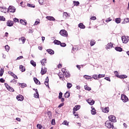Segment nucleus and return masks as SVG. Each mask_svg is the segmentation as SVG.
Here are the masks:
<instances>
[{
    "label": "nucleus",
    "mask_w": 129,
    "mask_h": 129,
    "mask_svg": "<svg viewBox=\"0 0 129 129\" xmlns=\"http://www.w3.org/2000/svg\"><path fill=\"white\" fill-rule=\"evenodd\" d=\"M20 86H21V87H22V88H24V87H27V84L25 83L20 84Z\"/></svg>",
    "instance_id": "38"
},
{
    "label": "nucleus",
    "mask_w": 129,
    "mask_h": 129,
    "mask_svg": "<svg viewBox=\"0 0 129 129\" xmlns=\"http://www.w3.org/2000/svg\"><path fill=\"white\" fill-rule=\"evenodd\" d=\"M5 86L7 88V89L10 88V86L7 83H5Z\"/></svg>",
    "instance_id": "61"
},
{
    "label": "nucleus",
    "mask_w": 129,
    "mask_h": 129,
    "mask_svg": "<svg viewBox=\"0 0 129 129\" xmlns=\"http://www.w3.org/2000/svg\"><path fill=\"white\" fill-rule=\"evenodd\" d=\"M46 51H47V52H48V53L49 54H50L51 55H53V54L54 53V50H53L51 49H48Z\"/></svg>",
    "instance_id": "20"
},
{
    "label": "nucleus",
    "mask_w": 129,
    "mask_h": 129,
    "mask_svg": "<svg viewBox=\"0 0 129 129\" xmlns=\"http://www.w3.org/2000/svg\"><path fill=\"white\" fill-rule=\"evenodd\" d=\"M36 94H34V97L35 98H39V93L38 92V90L35 89Z\"/></svg>",
    "instance_id": "21"
},
{
    "label": "nucleus",
    "mask_w": 129,
    "mask_h": 129,
    "mask_svg": "<svg viewBox=\"0 0 129 129\" xmlns=\"http://www.w3.org/2000/svg\"><path fill=\"white\" fill-rule=\"evenodd\" d=\"M20 23L22 24V25H27V21L23 20L21 19L20 20Z\"/></svg>",
    "instance_id": "26"
},
{
    "label": "nucleus",
    "mask_w": 129,
    "mask_h": 129,
    "mask_svg": "<svg viewBox=\"0 0 129 129\" xmlns=\"http://www.w3.org/2000/svg\"><path fill=\"white\" fill-rule=\"evenodd\" d=\"M112 20L111 19H110V18H108V19H107V20H106V23H109V22L111 21Z\"/></svg>",
    "instance_id": "57"
},
{
    "label": "nucleus",
    "mask_w": 129,
    "mask_h": 129,
    "mask_svg": "<svg viewBox=\"0 0 129 129\" xmlns=\"http://www.w3.org/2000/svg\"><path fill=\"white\" fill-rule=\"evenodd\" d=\"M79 28H80V29H85V25H83L82 23H80L78 25Z\"/></svg>",
    "instance_id": "23"
},
{
    "label": "nucleus",
    "mask_w": 129,
    "mask_h": 129,
    "mask_svg": "<svg viewBox=\"0 0 129 129\" xmlns=\"http://www.w3.org/2000/svg\"><path fill=\"white\" fill-rule=\"evenodd\" d=\"M59 34L61 35V36H62V37H68V33L64 29L60 30Z\"/></svg>",
    "instance_id": "2"
},
{
    "label": "nucleus",
    "mask_w": 129,
    "mask_h": 129,
    "mask_svg": "<svg viewBox=\"0 0 129 129\" xmlns=\"http://www.w3.org/2000/svg\"><path fill=\"white\" fill-rule=\"evenodd\" d=\"M55 124L56 123L55 122V119H53L51 121V124H52L53 125H55Z\"/></svg>",
    "instance_id": "55"
},
{
    "label": "nucleus",
    "mask_w": 129,
    "mask_h": 129,
    "mask_svg": "<svg viewBox=\"0 0 129 129\" xmlns=\"http://www.w3.org/2000/svg\"><path fill=\"white\" fill-rule=\"evenodd\" d=\"M27 6H28V7H30V8H35V5H33L30 4H28Z\"/></svg>",
    "instance_id": "50"
},
{
    "label": "nucleus",
    "mask_w": 129,
    "mask_h": 129,
    "mask_svg": "<svg viewBox=\"0 0 129 129\" xmlns=\"http://www.w3.org/2000/svg\"><path fill=\"white\" fill-rule=\"evenodd\" d=\"M16 98L18 101H23L24 100V96L22 95H18Z\"/></svg>",
    "instance_id": "6"
},
{
    "label": "nucleus",
    "mask_w": 129,
    "mask_h": 129,
    "mask_svg": "<svg viewBox=\"0 0 129 129\" xmlns=\"http://www.w3.org/2000/svg\"><path fill=\"white\" fill-rule=\"evenodd\" d=\"M4 74V71L3 69H1V70H0V76L1 77H2V76H3Z\"/></svg>",
    "instance_id": "48"
},
{
    "label": "nucleus",
    "mask_w": 129,
    "mask_h": 129,
    "mask_svg": "<svg viewBox=\"0 0 129 129\" xmlns=\"http://www.w3.org/2000/svg\"><path fill=\"white\" fill-rule=\"evenodd\" d=\"M112 47H113V45L112 44V43H108L106 47V49L107 50V49H111Z\"/></svg>",
    "instance_id": "22"
},
{
    "label": "nucleus",
    "mask_w": 129,
    "mask_h": 129,
    "mask_svg": "<svg viewBox=\"0 0 129 129\" xmlns=\"http://www.w3.org/2000/svg\"><path fill=\"white\" fill-rule=\"evenodd\" d=\"M7 89L9 91H11V92H14V91H15V90H14V89L13 88L11 87L10 86V88H9Z\"/></svg>",
    "instance_id": "42"
},
{
    "label": "nucleus",
    "mask_w": 129,
    "mask_h": 129,
    "mask_svg": "<svg viewBox=\"0 0 129 129\" xmlns=\"http://www.w3.org/2000/svg\"><path fill=\"white\" fill-rule=\"evenodd\" d=\"M85 89L86 90H88V91H90V90H91V88H90L87 86H85Z\"/></svg>",
    "instance_id": "40"
},
{
    "label": "nucleus",
    "mask_w": 129,
    "mask_h": 129,
    "mask_svg": "<svg viewBox=\"0 0 129 129\" xmlns=\"http://www.w3.org/2000/svg\"><path fill=\"white\" fill-rule=\"evenodd\" d=\"M73 113L74 115H75V116H77V118H78V114H77L75 111H73Z\"/></svg>",
    "instance_id": "49"
},
{
    "label": "nucleus",
    "mask_w": 129,
    "mask_h": 129,
    "mask_svg": "<svg viewBox=\"0 0 129 129\" xmlns=\"http://www.w3.org/2000/svg\"><path fill=\"white\" fill-rule=\"evenodd\" d=\"M122 41L123 43H124L125 44H126L127 42H128V39H126L125 38V36H122L121 38Z\"/></svg>",
    "instance_id": "10"
},
{
    "label": "nucleus",
    "mask_w": 129,
    "mask_h": 129,
    "mask_svg": "<svg viewBox=\"0 0 129 129\" xmlns=\"http://www.w3.org/2000/svg\"><path fill=\"white\" fill-rule=\"evenodd\" d=\"M120 18L115 19V23H116V24H119L120 23Z\"/></svg>",
    "instance_id": "37"
},
{
    "label": "nucleus",
    "mask_w": 129,
    "mask_h": 129,
    "mask_svg": "<svg viewBox=\"0 0 129 129\" xmlns=\"http://www.w3.org/2000/svg\"><path fill=\"white\" fill-rule=\"evenodd\" d=\"M102 111L103 112H105V113H108V112H109V108L108 107H106L104 109H102Z\"/></svg>",
    "instance_id": "12"
},
{
    "label": "nucleus",
    "mask_w": 129,
    "mask_h": 129,
    "mask_svg": "<svg viewBox=\"0 0 129 129\" xmlns=\"http://www.w3.org/2000/svg\"><path fill=\"white\" fill-rule=\"evenodd\" d=\"M5 49L7 52H9L10 50V46L9 45H7L5 46Z\"/></svg>",
    "instance_id": "43"
},
{
    "label": "nucleus",
    "mask_w": 129,
    "mask_h": 129,
    "mask_svg": "<svg viewBox=\"0 0 129 129\" xmlns=\"http://www.w3.org/2000/svg\"><path fill=\"white\" fill-rule=\"evenodd\" d=\"M126 23H129V18H125Z\"/></svg>",
    "instance_id": "64"
},
{
    "label": "nucleus",
    "mask_w": 129,
    "mask_h": 129,
    "mask_svg": "<svg viewBox=\"0 0 129 129\" xmlns=\"http://www.w3.org/2000/svg\"><path fill=\"white\" fill-rule=\"evenodd\" d=\"M38 3L40 5H41V6H42L44 3V0H38Z\"/></svg>",
    "instance_id": "47"
},
{
    "label": "nucleus",
    "mask_w": 129,
    "mask_h": 129,
    "mask_svg": "<svg viewBox=\"0 0 129 129\" xmlns=\"http://www.w3.org/2000/svg\"><path fill=\"white\" fill-rule=\"evenodd\" d=\"M98 79L99 80V78H102L103 77H105V74H99L98 75Z\"/></svg>",
    "instance_id": "33"
},
{
    "label": "nucleus",
    "mask_w": 129,
    "mask_h": 129,
    "mask_svg": "<svg viewBox=\"0 0 129 129\" xmlns=\"http://www.w3.org/2000/svg\"><path fill=\"white\" fill-rule=\"evenodd\" d=\"M73 3L74 4V6H78L80 4V3H79V2L78 1H74Z\"/></svg>",
    "instance_id": "35"
},
{
    "label": "nucleus",
    "mask_w": 129,
    "mask_h": 129,
    "mask_svg": "<svg viewBox=\"0 0 129 129\" xmlns=\"http://www.w3.org/2000/svg\"><path fill=\"white\" fill-rule=\"evenodd\" d=\"M46 19L48 20V21H55L54 18L52 16H46Z\"/></svg>",
    "instance_id": "16"
},
{
    "label": "nucleus",
    "mask_w": 129,
    "mask_h": 129,
    "mask_svg": "<svg viewBox=\"0 0 129 129\" xmlns=\"http://www.w3.org/2000/svg\"><path fill=\"white\" fill-rule=\"evenodd\" d=\"M46 72H47V69L46 68L43 69V68H42L41 71V73L42 75H44V74H45Z\"/></svg>",
    "instance_id": "17"
},
{
    "label": "nucleus",
    "mask_w": 129,
    "mask_h": 129,
    "mask_svg": "<svg viewBox=\"0 0 129 129\" xmlns=\"http://www.w3.org/2000/svg\"><path fill=\"white\" fill-rule=\"evenodd\" d=\"M0 82H2V83H4V82H5V80H4V79H3V78H1V79H0Z\"/></svg>",
    "instance_id": "63"
},
{
    "label": "nucleus",
    "mask_w": 129,
    "mask_h": 129,
    "mask_svg": "<svg viewBox=\"0 0 129 129\" xmlns=\"http://www.w3.org/2000/svg\"><path fill=\"white\" fill-rule=\"evenodd\" d=\"M60 45L61 47H66V43H61L60 42Z\"/></svg>",
    "instance_id": "54"
},
{
    "label": "nucleus",
    "mask_w": 129,
    "mask_h": 129,
    "mask_svg": "<svg viewBox=\"0 0 129 129\" xmlns=\"http://www.w3.org/2000/svg\"><path fill=\"white\" fill-rule=\"evenodd\" d=\"M13 21H14V23H18V22H19V19H18L17 18H14V19H13Z\"/></svg>",
    "instance_id": "53"
},
{
    "label": "nucleus",
    "mask_w": 129,
    "mask_h": 129,
    "mask_svg": "<svg viewBox=\"0 0 129 129\" xmlns=\"http://www.w3.org/2000/svg\"><path fill=\"white\" fill-rule=\"evenodd\" d=\"M30 63L32 66L36 67V62H34V60H31Z\"/></svg>",
    "instance_id": "34"
},
{
    "label": "nucleus",
    "mask_w": 129,
    "mask_h": 129,
    "mask_svg": "<svg viewBox=\"0 0 129 129\" xmlns=\"http://www.w3.org/2000/svg\"><path fill=\"white\" fill-rule=\"evenodd\" d=\"M90 45L91 46H94V45H95V41H94V40H91Z\"/></svg>",
    "instance_id": "36"
},
{
    "label": "nucleus",
    "mask_w": 129,
    "mask_h": 129,
    "mask_svg": "<svg viewBox=\"0 0 129 129\" xmlns=\"http://www.w3.org/2000/svg\"><path fill=\"white\" fill-rule=\"evenodd\" d=\"M8 74H10V75H11V76L14 77V78H15V79H18V77L17 76V75H15L14 73L12 72H8Z\"/></svg>",
    "instance_id": "11"
},
{
    "label": "nucleus",
    "mask_w": 129,
    "mask_h": 129,
    "mask_svg": "<svg viewBox=\"0 0 129 129\" xmlns=\"http://www.w3.org/2000/svg\"><path fill=\"white\" fill-rule=\"evenodd\" d=\"M19 40L22 41V44H25V42H26V38L25 37H22L21 38H19Z\"/></svg>",
    "instance_id": "28"
},
{
    "label": "nucleus",
    "mask_w": 129,
    "mask_h": 129,
    "mask_svg": "<svg viewBox=\"0 0 129 129\" xmlns=\"http://www.w3.org/2000/svg\"><path fill=\"white\" fill-rule=\"evenodd\" d=\"M63 17H65V18H67L68 17V13H67V12H64L63 13Z\"/></svg>",
    "instance_id": "44"
},
{
    "label": "nucleus",
    "mask_w": 129,
    "mask_h": 129,
    "mask_svg": "<svg viewBox=\"0 0 129 129\" xmlns=\"http://www.w3.org/2000/svg\"><path fill=\"white\" fill-rule=\"evenodd\" d=\"M92 78H93L94 79H95V80H99L98 79V75H93Z\"/></svg>",
    "instance_id": "30"
},
{
    "label": "nucleus",
    "mask_w": 129,
    "mask_h": 129,
    "mask_svg": "<svg viewBox=\"0 0 129 129\" xmlns=\"http://www.w3.org/2000/svg\"><path fill=\"white\" fill-rule=\"evenodd\" d=\"M20 70L21 72H25L26 71V68L25 67L23 66L22 65L20 66Z\"/></svg>",
    "instance_id": "15"
},
{
    "label": "nucleus",
    "mask_w": 129,
    "mask_h": 129,
    "mask_svg": "<svg viewBox=\"0 0 129 129\" xmlns=\"http://www.w3.org/2000/svg\"><path fill=\"white\" fill-rule=\"evenodd\" d=\"M63 75L65 76V77H67V78H69L70 77V73H69V72L66 71V73L63 74Z\"/></svg>",
    "instance_id": "19"
},
{
    "label": "nucleus",
    "mask_w": 129,
    "mask_h": 129,
    "mask_svg": "<svg viewBox=\"0 0 129 129\" xmlns=\"http://www.w3.org/2000/svg\"><path fill=\"white\" fill-rule=\"evenodd\" d=\"M62 124H64L65 125H68L69 123L67 122V121H64L62 123Z\"/></svg>",
    "instance_id": "56"
},
{
    "label": "nucleus",
    "mask_w": 129,
    "mask_h": 129,
    "mask_svg": "<svg viewBox=\"0 0 129 129\" xmlns=\"http://www.w3.org/2000/svg\"><path fill=\"white\" fill-rule=\"evenodd\" d=\"M115 49L116 51H118V52H121V51H122V48H121L120 47H116Z\"/></svg>",
    "instance_id": "29"
},
{
    "label": "nucleus",
    "mask_w": 129,
    "mask_h": 129,
    "mask_svg": "<svg viewBox=\"0 0 129 129\" xmlns=\"http://www.w3.org/2000/svg\"><path fill=\"white\" fill-rule=\"evenodd\" d=\"M91 112L93 115H95V114H96V110H95V108H94L93 106L91 107Z\"/></svg>",
    "instance_id": "8"
},
{
    "label": "nucleus",
    "mask_w": 129,
    "mask_h": 129,
    "mask_svg": "<svg viewBox=\"0 0 129 129\" xmlns=\"http://www.w3.org/2000/svg\"><path fill=\"white\" fill-rule=\"evenodd\" d=\"M37 127L39 129H41L43 127V126L41 124H38L37 125Z\"/></svg>",
    "instance_id": "46"
},
{
    "label": "nucleus",
    "mask_w": 129,
    "mask_h": 129,
    "mask_svg": "<svg viewBox=\"0 0 129 129\" xmlns=\"http://www.w3.org/2000/svg\"><path fill=\"white\" fill-rule=\"evenodd\" d=\"M80 105H76L73 108V111H77V110H79L80 109Z\"/></svg>",
    "instance_id": "14"
},
{
    "label": "nucleus",
    "mask_w": 129,
    "mask_h": 129,
    "mask_svg": "<svg viewBox=\"0 0 129 129\" xmlns=\"http://www.w3.org/2000/svg\"><path fill=\"white\" fill-rule=\"evenodd\" d=\"M127 76L125 75H119V77L118 78H120L121 79L127 78Z\"/></svg>",
    "instance_id": "25"
},
{
    "label": "nucleus",
    "mask_w": 129,
    "mask_h": 129,
    "mask_svg": "<svg viewBox=\"0 0 129 129\" xmlns=\"http://www.w3.org/2000/svg\"><path fill=\"white\" fill-rule=\"evenodd\" d=\"M0 21H6V18L4 16H0Z\"/></svg>",
    "instance_id": "51"
},
{
    "label": "nucleus",
    "mask_w": 129,
    "mask_h": 129,
    "mask_svg": "<svg viewBox=\"0 0 129 129\" xmlns=\"http://www.w3.org/2000/svg\"><path fill=\"white\" fill-rule=\"evenodd\" d=\"M105 125L108 128H112L113 127V123L112 121L109 120H107L105 123Z\"/></svg>",
    "instance_id": "1"
},
{
    "label": "nucleus",
    "mask_w": 129,
    "mask_h": 129,
    "mask_svg": "<svg viewBox=\"0 0 129 129\" xmlns=\"http://www.w3.org/2000/svg\"><path fill=\"white\" fill-rule=\"evenodd\" d=\"M44 84L46 86H48V87H49V77H46Z\"/></svg>",
    "instance_id": "13"
},
{
    "label": "nucleus",
    "mask_w": 129,
    "mask_h": 129,
    "mask_svg": "<svg viewBox=\"0 0 129 129\" xmlns=\"http://www.w3.org/2000/svg\"><path fill=\"white\" fill-rule=\"evenodd\" d=\"M109 121L112 122H116V118L114 115H111L108 116Z\"/></svg>",
    "instance_id": "3"
},
{
    "label": "nucleus",
    "mask_w": 129,
    "mask_h": 129,
    "mask_svg": "<svg viewBox=\"0 0 129 129\" xmlns=\"http://www.w3.org/2000/svg\"><path fill=\"white\" fill-rule=\"evenodd\" d=\"M38 24H40V20L37 19L35 23L34 24V26H37V25H38Z\"/></svg>",
    "instance_id": "41"
},
{
    "label": "nucleus",
    "mask_w": 129,
    "mask_h": 129,
    "mask_svg": "<svg viewBox=\"0 0 129 129\" xmlns=\"http://www.w3.org/2000/svg\"><path fill=\"white\" fill-rule=\"evenodd\" d=\"M114 74L116 77H118V78L119 77V75H118V72H117V71H115Z\"/></svg>",
    "instance_id": "52"
},
{
    "label": "nucleus",
    "mask_w": 129,
    "mask_h": 129,
    "mask_svg": "<svg viewBox=\"0 0 129 129\" xmlns=\"http://www.w3.org/2000/svg\"><path fill=\"white\" fill-rule=\"evenodd\" d=\"M104 79L105 80H107V81H109V82H110V79L109 78V77H105Z\"/></svg>",
    "instance_id": "58"
},
{
    "label": "nucleus",
    "mask_w": 129,
    "mask_h": 129,
    "mask_svg": "<svg viewBox=\"0 0 129 129\" xmlns=\"http://www.w3.org/2000/svg\"><path fill=\"white\" fill-rule=\"evenodd\" d=\"M67 87L69 89H70V88H71V87H72V84L70 83H67Z\"/></svg>",
    "instance_id": "39"
},
{
    "label": "nucleus",
    "mask_w": 129,
    "mask_h": 129,
    "mask_svg": "<svg viewBox=\"0 0 129 129\" xmlns=\"http://www.w3.org/2000/svg\"><path fill=\"white\" fill-rule=\"evenodd\" d=\"M61 71L63 73V74H64V73H66V71H66V70L65 69H62Z\"/></svg>",
    "instance_id": "62"
},
{
    "label": "nucleus",
    "mask_w": 129,
    "mask_h": 129,
    "mask_svg": "<svg viewBox=\"0 0 129 129\" xmlns=\"http://www.w3.org/2000/svg\"><path fill=\"white\" fill-rule=\"evenodd\" d=\"M88 103H89L90 105H93L94 104V100L92 99H88L87 100Z\"/></svg>",
    "instance_id": "7"
},
{
    "label": "nucleus",
    "mask_w": 129,
    "mask_h": 129,
    "mask_svg": "<svg viewBox=\"0 0 129 129\" xmlns=\"http://www.w3.org/2000/svg\"><path fill=\"white\" fill-rule=\"evenodd\" d=\"M96 19V17L93 16L91 17L90 20H92L93 21H95Z\"/></svg>",
    "instance_id": "59"
},
{
    "label": "nucleus",
    "mask_w": 129,
    "mask_h": 129,
    "mask_svg": "<svg viewBox=\"0 0 129 129\" xmlns=\"http://www.w3.org/2000/svg\"><path fill=\"white\" fill-rule=\"evenodd\" d=\"M0 11L2 13H4L5 14H6V13H7V12H8V9H6V8H1L0 9Z\"/></svg>",
    "instance_id": "18"
},
{
    "label": "nucleus",
    "mask_w": 129,
    "mask_h": 129,
    "mask_svg": "<svg viewBox=\"0 0 129 129\" xmlns=\"http://www.w3.org/2000/svg\"><path fill=\"white\" fill-rule=\"evenodd\" d=\"M63 105H64V103H61L58 105V108H60V107H62V106H63Z\"/></svg>",
    "instance_id": "60"
},
{
    "label": "nucleus",
    "mask_w": 129,
    "mask_h": 129,
    "mask_svg": "<svg viewBox=\"0 0 129 129\" xmlns=\"http://www.w3.org/2000/svg\"><path fill=\"white\" fill-rule=\"evenodd\" d=\"M34 81L35 82V83L37 85H40L41 84V83L36 78H34Z\"/></svg>",
    "instance_id": "24"
},
{
    "label": "nucleus",
    "mask_w": 129,
    "mask_h": 129,
    "mask_svg": "<svg viewBox=\"0 0 129 129\" xmlns=\"http://www.w3.org/2000/svg\"><path fill=\"white\" fill-rule=\"evenodd\" d=\"M62 95H63V93L62 92H60L59 93V96H58L59 99H61L62 98Z\"/></svg>",
    "instance_id": "45"
},
{
    "label": "nucleus",
    "mask_w": 129,
    "mask_h": 129,
    "mask_svg": "<svg viewBox=\"0 0 129 129\" xmlns=\"http://www.w3.org/2000/svg\"><path fill=\"white\" fill-rule=\"evenodd\" d=\"M7 26L9 27H12L14 25V21H9L7 23Z\"/></svg>",
    "instance_id": "9"
},
{
    "label": "nucleus",
    "mask_w": 129,
    "mask_h": 129,
    "mask_svg": "<svg viewBox=\"0 0 129 129\" xmlns=\"http://www.w3.org/2000/svg\"><path fill=\"white\" fill-rule=\"evenodd\" d=\"M46 59H43L41 61V63L42 64V65L43 66H45V64H46V63H47V62H46Z\"/></svg>",
    "instance_id": "31"
},
{
    "label": "nucleus",
    "mask_w": 129,
    "mask_h": 129,
    "mask_svg": "<svg viewBox=\"0 0 129 129\" xmlns=\"http://www.w3.org/2000/svg\"><path fill=\"white\" fill-rule=\"evenodd\" d=\"M8 12H9V13H15L16 12V8L13 6H10L8 9Z\"/></svg>",
    "instance_id": "5"
},
{
    "label": "nucleus",
    "mask_w": 129,
    "mask_h": 129,
    "mask_svg": "<svg viewBox=\"0 0 129 129\" xmlns=\"http://www.w3.org/2000/svg\"><path fill=\"white\" fill-rule=\"evenodd\" d=\"M53 43L55 44V45H60V44H61V41L57 40H55L53 41Z\"/></svg>",
    "instance_id": "27"
},
{
    "label": "nucleus",
    "mask_w": 129,
    "mask_h": 129,
    "mask_svg": "<svg viewBox=\"0 0 129 129\" xmlns=\"http://www.w3.org/2000/svg\"><path fill=\"white\" fill-rule=\"evenodd\" d=\"M84 78H85V79L89 80V79H92V77H91L90 76L85 75V76H84Z\"/></svg>",
    "instance_id": "32"
},
{
    "label": "nucleus",
    "mask_w": 129,
    "mask_h": 129,
    "mask_svg": "<svg viewBox=\"0 0 129 129\" xmlns=\"http://www.w3.org/2000/svg\"><path fill=\"white\" fill-rule=\"evenodd\" d=\"M121 99L123 102H127V101H128V98L124 94H122L121 95Z\"/></svg>",
    "instance_id": "4"
}]
</instances>
